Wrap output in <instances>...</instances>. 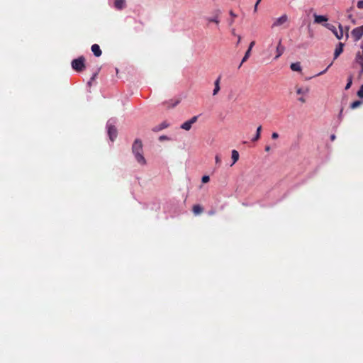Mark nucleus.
Masks as SVG:
<instances>
[{"label": "nucleus", "mask_w": 363, "mask_h": 363, "mask_svg": "<svg viewBox=\"0 0 363 363\" xmlns=\"http://www.w3.org/2000/svg\"><path fill=\"white\" fill-rule=\"evenodd\" d=\"M132 149L138 162L141 164H145L146 161L143 155V144L141 140L136 139L133 145Z\"/></svg>", "instance_id": "nucleus-1"}, {"label": "nucleus", "mask_w": 363, "mask_h": 363, "mask_svg": "<svg viewBox=\"0 0 363 363\" xmlns=\"http://www.w3.org/2000/svg\"><path fill=\"white\" fill-rule=\"evenodd\" d=\"M325 28H327L328 30L333 32V33L335 35V37L338 40H341L344 36V31H343V27L339 23L338 28L339 30H337L335 26L330 24V23H325L323 25Z\"/></svg>", "instance_id": "nucleus-2"}, {"label": "nucleus", "mask_w": 363, "mask_h": 363, "mask_svg": "<svg viewBox=\"0 0 363 363\" xmlns=\"http://www.w3.org/2000/svg\"><path fill=\"white\" fill-rule=\"evenodd\" d=\"M289 22V17L286 14H283L281 16L276 18L273 20V23L271 26L272 28H279L284 26Z\"/></svg>", "instance_id": "nucleus-3"}, {"label": "nucleus", "mask_w": 363, "mask_h": 363, "mask_svg": "<svg viewBox=\"0 0 363 363\" xmlns=\"http://www.w3.org/2000/svg\"><path fill=\"white\" fill-rule=\"evenodd\" d=\"M72 67L76 71H82L84 68V58L79 57L72 62Z\"/></svg>", "instance_id": "nucleus-4"}, {"label": "nucleus", "mask_w": 363, "mask_h": 363, "mask_svg": "<svg viewBox=\"0 0 363 363\" xmlns=\"http://www.w3.org/2000/svg\"><path fill=\"white\" fill-rule=\"evenodd\" d=\"M309 93V88L308 86H302V87H297L296 88V94L298 95H300L301 97L298 99L299 101L301 103L306 102V98L305 96L308 95Z\"/></svg>", "instance_id": "nucleus-5"}, {"label": "nucleus", "mask_w": 363, "mask_h": 363, "mask_svg": "<svg viewBox=\"0 0 363 363\" xmlns=\"http://www.w3.org/2000/svg\"><path fill=\"white\" fill-rule=\"evenodd\" d=\"M351 35L354 38V41H358L363 36V25L362 26H359L354 28L352 32Z\"/></svg>", "instance_id": "nucleus-6"}, {"label": "nucleus", "mask_w": 363, "mask_h": 363, "mask_svg": "<svg viewBox=\"0 0 363 363\" xmlns=\"http://www.w3.org/2000/svg\"><path fill=\"white\" fill-rule=\"evenodd\" d=\"M198 116H194L191 119L186 121L184 123H182L180 126L181 128L189 130L191 128V126L194 123H195L197 121Z\"/></svg>", "instance_id": "nucleus-7"}, {"label": "nucleus", "mask_w": 363, "mask_h": 363, "mask_svg": "<svg viewBox=\"0 0 363 363\" xmlns=\"http://www.w3.org/2000/svg\"><path fill=\"white\" fill-rule=\"evenodd\" d=\"M284 51L285 48L282 45V38H279L276 47L277 55L274 57V60H277L279 57H280L284 54Z\"/></svg>", "instance_id": "nucleus-8"}, {"label": "nucleus", "mask_w": 363, "mask_h": 363, "mask_svg": "<svg viewBox=\"0 0 363 363\" xmlns=\"http://www.w3.org/2000/svg\"><path fill=\"white\" fill-rule=\"evenodd\" d=\"M106 128L108 136H114L116 134V128L114 126V121L113 119L107 122Z\"/></svg>", "instance_id": "nucleus-9"}, {"label": "nucleus", "mask_w": 363, "mask_h": 363, "mask_svg": "<svg viewBox=\"0 0 363 363\" xmlns=\"http://www.w3.org/2000/svg\"><path fill=\"white\" fill-rule=\"evenodd\" d=\"M354 61L357 64H363V43L359 45V49L355 54Z\"/></svg>", "instance_id": "nucleus-10"}, {"label": "nucleus", "mask_w": 363, "mask_h": 363, "mask_svg": "<svg viewBox=\"0 0 363 363\" xmlns=\"http://www.w3.org/2000/svg\"><path fill=\"white\" fill-rule=\"evenodd\" d=\"M255 41H252L250 43V45H249V48L247 49V50L246 51L240 65H239V68L242 66V63L245 62L248 58L250 56V53H251V50L253 48V46L255 45Z\"/></svg>", "instance_id": "nucleus-11"}, {"label": "nucleus", "mask_w": 363, "mask_h": 363, "mask_svg": "<svg viewBox=\"0 0 363 363\" xmlns=\"http://www.w3.org/2000/svg\"><path fill=\"white\" fill-rule=\"evenodd\" d=\"M220 80H221V76H218L217 77V79L215 80L214 82V89L213 90V92H212V95L213 96H216L218 94L220 89Z\"/></svg>", "instance_id": "nucleus-12"}, {"label": "nucleus", "mask_w": 363, "mask_h": 363, "mask_svg": "<svg viewBox=\"0 0 363 363\" xmlns=\"http://www.w3.org/2000/svg\"><path fill=\"white\" fill-rule=\"evenodd\" d=\"M344 43H339L334 51V60H336L343 52Z\"/></svg>", "instance_id": "nucleus-13"}, {"label": "nucleus", "mask_w": 363, "mask_h": 363, "mask_svg": "<svg viewBox=\"0 0 363 363\" xmlns=\"http://www.w3.org/2000/svg\"><path fill=\"white\" fill-rule=\"evenodd\" d=\"M314 17V23H322L324 22H327L328 18L327 16L323 15H318L316 13L313 14Z\"/></svg>", "instance_id": "nucleus-14"}, {"label": "nucleus", "mask_w": 363, "mask_h": 363, "mask_svg": "<svg viewBox=\"0 0 363 363\" xmlns=\"http://www.w3.org/2000/svg\"><path fill=\"white\" fill-rule=\"evenodd\" d=\"M169 125V123L167 121H163L160 124H159L157 125H155L152 128V130L154 132H158V131H160V130H162L164 128H167Z\"/></svg>", "instance_id": "nucleus-15"}, {"label": "nucleus", "mask_w": 363, "mask_h": 363, "mask_svg": "<svg viewBox=\"0 0 363 363\" xmlns=\"http://www.w3.org/2000/svg\"><path fill=\"white\" fill-rule=\"evenodd\" d=\"M91 50L96 57H100L102 54L100 47L97 44L92 45Z\"/></svg>", "instance_id": "nucleus-16"}, {"label": "nucleus", "mask_w": 363, "mask_h": 363, "mask_svg": "<svg viewBox=\"0 0 363 363\" xmlns=\"http://www.w3.org/2000/svg\"><path fill=\"white\" fill-rule=\"evenodd\" d=\"M203 211V208L199 204L194 205L192 208V211L195 215H199Z\"/></svg>", "instance_id": "nucleus-17"}, {"label": "nucleus", "mask_w": 363, "mask_h": 363, "mask_svg": "<svg viewBox=\"0 0 363 363\" xmlns=\"http://www.w3.org/2000/svg\"><path fill=\"white\" fill-rule=\"evenodd\" d=\"M290 68L291 70L295 71V72H301V66L300 62H298L291 63L290 65Z\"/></svg>", "instance_id": "nucleus-18"}, {"label": "nucleus", "mask_w": 363, "mask_h": 363, "mask_svg": "<svg viewBox=\"0 0 363 363\" xmlns=\"http://www.w3.org/2000/svg\"><path fill=\"white\" fill-rule=\"evenodd\" d=\"M233 162L231 164V166L233 165L238 160H239V153L237 150H233L232 151V156H231Z\"/></svg>", "instance_id": "nucleus-19"}, {"label": "nucleus", "mask_w": 363, "mask_h": 363, "mask_svg": "<svg viewBox=\"0 0 363 363\" xmlns=\"http://www.w3.org/2000/svg\"><path fill=\"white\" fill-rule=\"evenodd\" d=\"M125 6V0H115L114 6L118 9H122Z\"/></svg>", "instance_id": "nucleus-20"}, {"label": "nucleus", "mask_w": 363, "mask_h": 363, "mask_svg": "<svg viewBox=\"0 0 363 363\" xmlns=\"http://www.w3.org/2000/svg\"><path fill=\"white\" fill-rule=\"evenodd\" d=\"M206 20L208 22H214V23H216L217 24L219 23V20H218V16H212V17H207Z\"/></svg>", "instance_id": "nucleus-21"}, {"label": "nucleus", "mask_w": 363, "mask_h": 363, "mask_svg": "<svg viewBox=\"0 0 363 363\" xmlns=\"http://www.w3.org/2000/svg\"><path fill=\"white\" fill-rule=\"evenodd\" d=\"M362 102L361 101H355L350 104V108L352 109H355L358 108L362 104Z\"/></svg>", "instance_id": "nucleus-22"}, {"label": "nucleus", "mask_w": 363, "mask_h": 363, "mask_svg": "<svg viewBox=\"0 0 363 363\" xmlns=\"http://www.w3.org/2000/svg\"><path fill=\"white\" fill-rule=\"evenodd\" d=\"M352 75H350L347 78V83L345 87V89L346 90L349 89L351 86H352Z\"/></svg>", "instance_id": "nucleus-23"}, {"label": "nucleus", "mask_w": 363, "mask_h": 363, "mask_svg": "<svg viewBox=\"0 0 363 363\" xmlns=\"http://www.w3.org/2000/svg\"><path fill=\"white\" fill-rule=\"evenodd\" d=\"M357 96H358L359 98L363 99V84H362V85H361L360 89H359V91H357Z\"/></svg>", "instance_id": "nucleus-24"}, {"label": "nucleus", "mask_w": 363, "mask_h": 363, "mask_svg": "<svg viewBox=\"0 0 363 363\" xmlns=\"http://www.w3.org/2000/svg\"><path fill=\"white\" fill-rule=\"evenodd\" d=\"M261 131H262V126L259 125L257 128V130H256V133H255V136H260V134H261Z\"/></svg>", "instance_id": "nucleus-25"}, {"label": "nucleus", "mask_w": 363, "mask_h": 363, "mask_svg": "<svg viewBox=\"0 0 363 363\" xmlns=\"http://www.w3.org/2000/svg\"><path fill=\"white\" fill-rule=\"evenodd\" d=\"M331 65H332V63H330V64L327 67V68H326V69H325L324 70H323V71H321L320 72L318 73V74H316V76H320V75L323 74L324 73H325V72H327L328 69Z\"/></svg>", "instance_id": "nucleus-26"}, {"label": "nucleus", "mask_w": 363, "mask_h": 363, "mask_svg": "<svg viewBox=\"0 0 363 363\" xmlns=\"http://www.w3.org/2000/svg\"><path fill=\"white\" fill-rule=\"evenodd\" d=\"M209 179H210V178H209V177H208V176H203V177H202V182H203V183H207V182H209Z\"/></svg>", "instance_id": "nucleus-27"}, {"label": "nucleus", "mask_w": 363, "mask_h": 363, "mask_svg": "<svg viewBox=\"0 0 363 363\" xmlns=\"http://www.w3.org/2000/svg\"><path fill=\"white\" fill-rule=\"evenodd\" d=\"M357 7L360 9H363V0H360L357 2Z\"/></svg>", "instance_id": "nucleus-28"}, {"label": "nucleus", "mask_w": 363, "mask_h": 363, "mask_svg": "<svg viewBox=\"0 0 363 363\" xmlns=\"http://www.w3.org/2000/svg\"><path fill=\"white\" fill-rule=\"evenodd\" d=\"M216 164H220V162H221V159H220V156H219V155H216Z\"/></svg>", "instance_id": "nucleus-29"}, {"label": "nucleus", "mask_w": 363, "mask_h": 363, "mask_svg": "<svg viewBox=\"0 0 363 363\" xmlns=\"http://www.w3.org/2000/svg\"><path fill=\"white\" fill-rule=\"evenodd\" d=\"M360 66V70L359 72V76H362L363 74V64H358Z\"/></svg>", "instance_id": "nucleus-30"}, {"label": "nucleus", "mask_w": 363, "mask_h": 363, "mask_svg": "<svg viewBox=\"0 0 363 363\" xmlns=\"http://www.w3.org/2000/svg\"><path fill=\"white\" fill-rule=\"evenodd\" d=\"M342 113H343V108H341V110H340V113L338 114V119L340 121H341L342 118Z\"/></svg>", "instance_id": "nucleus-31"}, {"label": "nucleus", "mask_w": 363, "mask_h": 363, "mask_svg": "<svg viewBox=\"0 0 363 363\" xmlns=\"http://www.w3.org/2000/svg\"><path fill=\"white\" fill-rule=\"evenodd\" d=\"M230 15L233 18H235L237 16L232 11H230Z\"/></svg>", "instance_id": "nucleus-32"}, {"label": "nucleus", "mask_w": 363, "mask_h": 363, "mask_svg": "<svg viewBox=\"0 0 363 363\" xmlns=\"http://www.w3.org/2000/svg\"><path fill=\"white\" fill-rule=\"evenodd\" d=\"M346 29V38H349V34H348V30H349V27H346L345 28Z\"/></svg>", "instance_id": "nucleus-33"}, {"label": "nucleus", "mask_w": 363, "mask_h": 363, "mask_svg": "<svg viewBox=\"0 0 363 363\" xmlns=\"http://www.w3.org/2000/svg\"><path fill=\"white\" fill-rule=\"evenodd\" d=\"M269 150H270V147H269V146H268V145H267V146L265 147V150H266L267 152H269Z\"/></svg>", "instance_id": "nucleus-34"}, {"label": "nucleus", "mask_w": 363, "mask_h": 363, "mask_svg": "<svg viewBox=\"0 0 363 363\" xmlns=\"http://www.w3.org/2000/svg\"><path fill=\"white\" fill-rule=\"evenodd\" d=\"M271 136H279V134L276 132H274Z\"/></svg>", "instance_id": "nucleus-35"}, {"label": "nucleus", "mask_w": 363, "mask_h": 363, "mask_svg": "<svg viewBox=\"0 0 363 363\" xmlns=\"http://www.w3.org/2000/svg\"><path fill=\"white\" fill-rule=\"evenodd\" d=\"M257 6H258V5H257V3H256V4H255V7H254V11H255V12H256V11H257Z\"/></svg>", "instance_id": "nucleus-36"}, {"label": "nucleus", "mask_w": 363, "mask_h": 363, "mask_svg": "<svg viewBox=\"0 0 363 363\" xmlns=\"http://www.w3.org/2000/svg\"><path fill=\"white\" fill-rule=\"evenodd\" d=\"M233 22H234V20L233 18L230 21H229V25L231 26L233 23Z\"/></svg>", "instance_id": "nucleus-37"}, {"label": "nucleus", "mask_w": 363, "mask_h": 363, "mask_svg": "<svg viewBox=\"0 0 363 363\" xmlns=\"http://www.w3.org/2000/svg\"><path fill=\"white\" fill-rule=\"evenodd\" d=\"M240 40H241V37L239 35V36H238V40L237 44H239V43H240Z\"/></svg>", "instance_id": "nucleus-38"}, {"label": "nucleus", "mask_w": 363, "mask_h": 363, "mask_svg": "<svg viewBox=\"0 0 363 363\" xmlns=\"http://www.w3.org/2000/svg\"><path fill=\"white\" fill-rule=\"evenodd\" d=\"M96 77V74H94L92 77L91 78V80H94L95 77Z\"/></svg>", "instance_id": "nucleus-39"}, {"label": "nucleus", "mask_w": 363, "mask_h": 363, "mask_svg": "<svg viewBox=\"0 0 363 363\" xmlns=\"http://www.w3.org/2000/svg\"><path fill=\"white\" fill-rule=\"evenodd\" d=\"M179 101H177L173 104V106H174L177 105V104H179Z\"/></svg>", "instance_id": "nucleus-40"}, {"label": "nucleus", "mask_w": 363, "mask_h": 363, "mask_svg": "<svg viewBox=\"0 0 363 363\" xmlns=\"http://www.w3.org/2000/svg\"><path fill=\"white\" fill-rule=\"evenodd\" d=\"M259 138H258V137L254 138L253 141H257Z\"/></svg>", "instance_id": "nucleus-41"}, {"label": "nucleus", "mask_w": 363, "mask_h": 363, "mask_svg": "<svg viewBox=\"0 0 363 363\" xmlns=\"http://www.w3.org/2000/svg\"><path fill=\"white\" fill-rule=\"evenodd\" d=\"M298 48H303V45H298Z\"/></svg>", "instance_id": "nucleus-42"}, {"label": "nucleus", "mask_w": 363, "mask_h": 363, "mask_svg": "<svg viewBox=\"0 0 363 363\" xmlns=\"http://www.w3.org/2000/svg\"><path fill=\"white\" fill-rule=\"evenodd\" d=\"M260 1H261V0H257V2H256V3H257V5H258V4H259V2H260Z\"/></svg>", "instance_id": "nucleus-43"}, {"label": "nucleus", "mask_w": 363, "mask_h": 363, "mask_svg": "<svg viewBox=\"0 0 363 363\" xmlns=\"http://www.w3.org/2000/svg\"><path fill=\"white\" fill-rule=\"evenodd\" d=\"M260 1H261V0H257V2H256V3H257V5H258V4H259V2H260Z\"/></svg>", "instance_id": "nucleus-44"}, {"label": "nucleus", "mask_w": 363, "mask_h": 363, "mask_svg": "<svg viewBox=\"0 0 363 363\" xmlns=\"http://www.w3.org/2000/svg\"><path fill=\"white\" fill-rule=\"evenodd\" d=\"M166 138H163V137L160 138V140H162L166 139Z\"/></svg>", "instance_id": "nucleus-45"}, {"label": "nucleus", "mask_w": 363, "mask_h": 363, "mask_svg": "<svg viewBox=\"0 0 363 363\" xmlns=\"http://www.w3.org/2000/svg\"><path fill=\"white\" fill-rule=\"evenodd\" d=\"M92 80H90L89 82H88V85L90 86L91 85V82Z\"/></svg>", "instance_id": "nucleus-46"}, {"label": "nucleus", "mask_w": 363, "mask_h": 363, "mask_svg": "<svg viewBox=\"0 0 363 363\" xmlns=\"http://www.w3.org/2000/svg\"><path fill=\"white\" fill-rule=\"evenodd\" d=\"M335 138V137H333V138H331V140H334Z\"/></svg>", "instance_id": "nucleus-47"}]
</instances>
